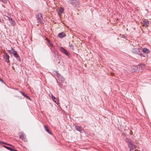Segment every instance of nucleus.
Returning <instances> with one entry per match:
<instances>
[{
  "label": "nucleus",
  "mask_w": 151,
  "mask_h": 151,
  "mask_svg": "<svg viewBox=\"0 0 151 151\" xmlns=\"http://www.w3.org/2000/svg\"><path fill=\"white\" fill-rule=\"evenodd\" d=\"M125 141L128 143L129 147H130V151L133 150L135 148V146L133 144V142L130 139L126 138Z\"/></svg>",
  "instance_id": "nucleus-1"
},
{
  "label": "nucleus",
  "mask_w": 151,
  "mask_h": 151,
  "mask_svg": "<svg viewBox=\"0 0 151 151\" xmlns=\"http://www.w3.org/2000/svg\"><path fill=\"white\" fill-rule=\"evenodd\" d=\"M36 18L39 23H43V18L41 13H38L36 16Z\"/></svg>",
  "instance_id": "nucleus-2"
},
{
  "label": "nucleus",
  "mask_w": 151,
  "mask_h": 151,
  "mask_svg": "<svg viewBox=\"0 0 151 151\" xmlns=\"http://www.w3.org/2000/svg\"><path fill=\"white\" fill-rule=\"evenodd\" d=\"M132 52L134 54H138L142 56V53L138 48H134L132 50Z\"/></svg>",
  "instance_id": "nucleus-3"
},
{
  "label": "nucleus",
  "mask_w": 151,
  "mask_h": 151,
  "mask_svg": "<svg viewBox=\"0 0 151 151\" xmlns=\"http://www.w3.org/2000/svg\"><path fill=\"white\" fill-rule=\"evenodd\" d=\"M19 138L24 141L26 142L27 141V140L26 138V136L23 132H19Z\"/></svg>",
  "instance_id": "nucleus-4"
},
{
  "label": "nucleus",
  "mask_w": 151,
  "mask_h": 151,
  "mask_svg": "<svg viewBox=\"0 0 151 151\" xmlns=\"http://www.w3.org/2000/svg\"><path fill=\"white\" fill-rule=\"evenodd\" d=\"M3 57L4 58L5 61L7 63H9V56L7 53H5L4 55H3Z\"/></svg>",
  "instance_id": "nucleus-5"
},
{
  "label": "nucleus",
  "mask_w": 151,
  "mask_h": 151,
  "mask_svg": "<svg viewBox=\"0 0 151 151\" xmlns=\"http://www.w3.org/2000/svg\"><path fill=\"white\" fill-rule=\"evenodd\" d=\"M60 50L63 54H65L67 56H69V53L63 47H61L60 48Z\"/></svg>",
  "instance_id": "nucleus-6"
},
{
  "label": "nucleus",
  "mask_w": 151,
  "mask_h": 151,
  "mask_svg": "<svg viewBox=\"0 0 151 151\" xmlns=\"http://www.w3.org/2000/svg\"><path fill=\"white\" fill-rule=\"evenodd\" d=\"M145 67V65L144 64H140L137 66V68L138 69L139 71H142L143 69Z\"/></svg>",
  "instance_id": "nucleus-7"
},
{
  "label": "nucleus",
  "mask_w": 151,
  "mask_h": 151,
  "mask_svg": "<svg viewBox=\"0 0 151 151\" xmlns=\"http://www.w3.org/2000/svg\"><path fill=\"white\" fill-rule=\"evenodd\" d=\"M14 52V54L13 55L14 57L16 58L17 59L18 61H21V60L19 59V55L17 53V52L16 51Z\"/></svg>",
  "instance_id": "nucleus-8"
},
{
  "label": "nucleus",
  "mask_w": 151,
  "mask_h": 151,
  "mask_svg": "<svg viewBox=\"0 0 151 151\" xmlns=\"http://www.w3.org/2000/svg\"><path fill=\"white\" fill-rule=\"evenodd\" d=\"M143 22L144 23L143 26L145 27H147L149 25V22L146 19H145L143 20Z\"/></svg>",
  "instance_id": "nucleus-9"
},
{
  "label": "nucleus",
  "mask_w": 151,
  "mask_h": 151,
  "mask_svg": "<svg viewBox=\"0 0 151 151\" xmlns=\"http://www.w3.org/2000/svg\"><path fill=\"white\" fill-rule=\"evenodd\" d=\"M64 12V9L63 8H60L58 10V13L60 15Z\"/></svg>",
  "instance_id": "nucleus-10"
},
{
  "label": "nucleus",
  "mask_w": 151,
  "mask_h": 151,
  "mask_svg": "<svg viewBox=\"0 0 151 151\" xmlns=\"http://www.w3.org/2000/svg\"><path fill=\"white\" fill-rule=\"evenodd\" d=\"M65 33L63 32L59 33L58 35V37L60 38H62L65 37Z\"/></svg>",
  "instance_id": "nucleus-11"
},
{
  "label": "nucleus",
  "mask_w": 151,
  "mask_h": 151,
  "mask_svg": "<svg viewBox=\"0 0 151 151\" xmlns=\"http://www.w3.org/2000/svg\"><path fill=\"white\" fill-rule=\"evenodd\" d=\"M44 129L49 134H52V133L51 132V131L50 130H49L48 129L47 126L46 125L44 127Z\"/></svg>",
  "instance_id": "nucleus-12"
},
{
  "label": "nucleus",
  "mask_w": 151,
  "mask_h": 151,
  "mask_svg": "<svg viewBox=\"0 0 151 151\" xmlns=\"http://www.w3.org/2000/svg\"><path fill=\"white\" fill-rule=\"evenodd\" d=\"M4 147H5L8 150L11 151H17L15 149H13L12 148H11L10 147L6 146H4Z\"/></svg>",
  "instance_id": "nucleus-13"
},
{
  "label": "nucleus",
  "mask_w": 151,
  "mask_h": 151,
  "mask_svg": "<svg viewBox=\"0 0 151 151\" xmlns=\"http://www.w3.org/2000/svg\"><path fill=\"white\" fill-rule=\"evenodd\" d=\"M9 21L10 22V23L12 24V25L13 26H14L16 23L14 21H13L12 18H10Z\"/></svg>",
  "instance_id": "nucleus-14"
},
{
  "label": "nucleus",
  "mask_w": 151,
  "mask_h": 151,
  "mask_svg": "<svg viewBox=\"0 0 151 151\" xmlns=\"http://www.w3.org/2000/svg\"><path fill=\"white\" fill-rule=\"evenodd\" d=\"M142 51L144 52L147 53H149L150 52L149 50L146 48H144L143 49Z\"/></svg>",
  "instance_id": "nucleus-15"
},
{
  "label": "nucleus",
  "mask_w": 151,
  "mask_h": 151,
  "mask_svg": "<svg viewBox=\"0 0 151 151\" xmlns=\"http://www.w3.org/2000/svg\"><path fill=\"white\" fill-rule=\"evenodd\" d=\"M68 2L69 3L71 4V5H75V3L76 2V1L74 0H70L68 1Z\"/></svg>",
  "instance_id": "nucleus-16"
},
{
  "label": "nucleus",
  "mask_w": 151,
  "mask_h": 151,
  "mask_svg": "<svg viewBox=\"0 0 151 151\" xmlns=\"http://www.w3.org/2000/svg\"><path fill=\"white\" fill-rule=\"evenodd\" d=\"M75 127L76 128V130L79 132H81V127H79V126H75Z\"/></svg>",
  "instance_id": "nucleus-17"
},
{
  "label": "nucleus",
  "mask_w": 151,
  "mask_h": 151,
  "mask_svg": "<svg viewBox=\"0 0 151 151\" xmlns=\"http://www.w3.org/2000/svg\"><path fill=\"white\" fill-rule=\"evenodd\" d=\"M52 99L53 101L56 104L58 103V100L55 97H53L52 98Z\"/></svg>",
  "instance_id": "nucleus-18"
},
{
  "label": "nucleus",
  "mask_w": 151,
  "mask_h": 151,
  "mask_svg": "<svg viewBox=\"0 0 151 151\" xmlns=\"http://www.w3.org/2000/svg\"><path fill=\"white\" fill-rule=\"evenodd\" d=\"M65 80V79L64 78L61 77V81L62 83H66V82H64V81Z\"/></svg>",
  "instance_id": "nucleus-19"
},
{
  "label": "nucleus",
  "mask_w": 151,
  "mask_h": 151,
  "mask_svg": "<svg viewBox=\"0 0 151 151\" xmlns=\"http://www.w3.org/2000/svg\"><path fill=\"white\" fill-rule=\"evenodd\" d=\"M14 51H15L14 50V49H13L12 48L11 49V51L10 52V54H13L14 55Z\"/></svg>",
  "instance_id": "nucleus-20"
},
{
  "label": "nucleus",
  "mask_w": 151,
  "mask_h": 151,
  "mask_svg": "<svg viewBox=\"0 0 151 151\" xmlns=\"http://www.w3.org/2000/svg\"><path fill=\"white\" fill-rule=\"evenodd\" d=\"M10 18H9V17L6 16H5L4 17V19L5 20H9Z\"/></svg>",
  "instance_id": "nucleus-21"
},
{
  "label": "nucleus",
  "mask_w": 151,
  "mask_h": 151,
  "mask_svg": "<svg viewBox=\"0 0 151 151\" xmlns=\"http://www.w3.org/2000/svg\"><path fill=\"white\" fill-rule=\"evenodd\" d=\"M47 41L51 47H52L53 46V44L52 43L50 42L49 40H48Z\"/></svg>",
  "instance_id": "nucleus-22"
},
{
  "label": "nucleus",
  "mask_w": 151,
  "mask_h": 151,
  "mask_svg": "<svg viewBox=\"0 0 151 151\" xmlns=\"http://www.w3.org/2000/svg\"><path fill=\"white\" fill-rule=\"evenodd\" d=\"M0 143H1V144H6L8 145H9V146H12V145L10 144L5 143V142H3L2 141H0Z\"/></svg>",
  "instance_id": "nucleus-23"
},
{
  "label": "nucleus",
  "mask_w": 151,
  "mask_h": 151,
  "mask_svg": "<svg viewBox=\"0 0 151 151\" xmlns=\"http://www.w3.org/2000/svg\"><path fill=\"white\" fill-rule=\"evenodd\" d=\"M20 92L22 94V95L24 96L25 97L26 95L23 92L21 91H20Z\"/></svg>",
  "instance_id": "nucleus-24"
},
{
  "label": "nucleus",
  "mask_w": 151,
  "mask_h": 151,
  "mask_svg": "<svg viewBox=\"0 0 151 151\" xmlns=\"http://www.w3.org/2000/svg\"><path fill=\"white\" fill-rule=\"evenodd\" d=\"M58 85L59 86L60 88H63V85H62V84H61L60 83H59L58 84Z\"/></svg>",
  "instance_id": "nucleus-25"
},
{
  "label": "nucleus",
  "mask_w": 151,
  "mask_h": 151,
  "mask_svg": "<svg viewBox=\"0 0 151 151\" xmlns=\"http://www.w3.org/2000/svg\"><path fill=\"white\" fill-rule=\"evenodd\" d=\"M2 2L4 3H6L7 1V0H0Z\"/></svg>",
  "instance_id": "nucleus-26"
},
{
  "label": "nucleus",
  "mask_w": 151,
  "mask_h": 151,
  "mask_svg": "<svg viewBox=\"0 0 151 151\" xmlns=\"http://www.w3.org/2000/svg\"><path fill=\"white\" fill-rule=\"evenodd\" d=\"M49 96L51 97H52V99L53 98V97H54V96L52 94V93H50V94H49Z\"/></svg>",
  "instance_id": "nucleus-27"
},
{
  "label": "nucleus",
  "mask_w": 151,
  "mask_h": 151,
  "mask_svg": "<svg viewBox=\"0 0 151 151\" xmlns=\"http://www.w3.org/2000/svg\"><path fill=\"white\" fill-rule=\"evenodd\" d=\"M25 97H26V98H27V99H29V100H31V99H30V97H29V96H27V95H26V96H25Z\"/></svg>",
  "instance_id": "nucleus-28"
},
{
  "label": "nucleus",
  "mask_w": 151,
  "mask_h": 151,
  "mask_svg": "<svg viewBox=\"0 0 151 151\" xmlns=\"http://www.w3.org/2000/svg\"><path fill=\"white\" fill-rule=\"evenodd\" d=\"M0 81L3 83H4V81L0 78Z\"/></svg>",
  "instance_id": "nucleus-29"
},
{
  "label": "nucleus",
  "mask_w": 151,
  "mask_h": 151,
  "mask_svg": "<svg viewBox=\"0 0 151 151\" xmlns=\"http://www.w3.org/2000/svg\"><path fill=\"white\" fill-rule=\"evenodd\" d=\"M57 76L58 77H60V75L59 74H58L57 75Z\"/></svg>",
  "instance_id": "nucleus-30"
},
{
  "label": "nucleus",
  "mask_w": 151,
  "mask_h": 151,
  "mask_svg": "<svg viewBox=\"0 0 151 151\" xmlns=\"http://www.w3.org/2000/svg\"><path fill=\"white\" fill-rule=\"evenodd\" d=\"M11 51V50H7V51L8 52H9V53H10V52Z\"/></svg>",
  "instance_id": "nucleus-31"
},
{
  "label": "nucleus",
  "mask_w": 151,
  "mask_h": 151,
  "mask_svg": "<svg viewBox=\"0 0 151 151\" xmlns=\"http://www.w3.org/2000/svg\"><path fill=\"white\" fill-rule=\"evenodd\" d=\"M70 47H72V49H73V47L72 45H70Z\"/></svg>",
  "instance_id": "nucleus-32"
},
{
  "label": "nucleus",
  "mask_w": 151,
  "mask_h": 151,
  "mask_svg": "<svg viewBox=\"0 0 151 151\" xmlns=\"http://www.w3.org/2000/svg\"><path fill=\"white\" fill-rule=\"evenodd\" d=\"M124 36H125V35H123V38H125Z\"/></svg>",
  "instance_id": "nucleus-33"
},
{
  "label": "nucleus",
  "mask_w": 151,
  "mask_h": 151,
  "mask_svg": "<svg viewBox=\"0 0 151 151\" xmlns=\"http://www.w3.org/2000/svg\"><path fill=\"white\" fill-rule=\"evenodd\" d=\"M57 81V82L58 83V81Z\"/></svg>",
  "instance_id": "nucleus-34"
}]
</instances>
